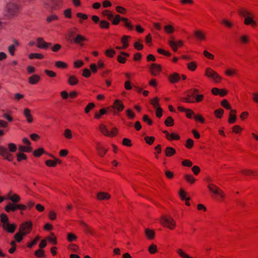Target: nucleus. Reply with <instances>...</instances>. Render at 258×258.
<instances>
[{"mask_svg":"<svg viewBox=\"0 0 258 258\" xmlns=\"http://www.w3.org/2000/svg\"><path fill=\"white\" fill-rule=\"evenodd\" d=\"M96 149L100 157H103L107 151V149H105L100 143H97L96 146Z\"/></svg>","mask_w":258,"mask_h":258,"instance_id":"a211bd4d","label":"nucleus"},{"mask_svg":"<svg viewBox=\"0 0 258 258\" xmlns=\"http://www.w3.org/2000/svg\"><path fill=\"white\" fill-rule=\"evenodd\" d=\"M28 57L30 59H32L34 58L41 59L44 58V55L41 53H31L29 54Z\"/></svg>","mask_w":258,"mask_h":258,"instance_id":"393cba45","label":"nucleus"},{"mask_svg":"<svg viewBox=\"0 0 258 258\" xmlns=\"http://www.w3.org/2000/svg\"><path fill=\"white\" fill-rule=\"evenodd\" d=\"M44 72L49 77L54 78L56 76V74L52 71L45 70Z\"/></svg>","mask_w":258,"mask_h":258,"instance_id":"680f3d73","label":"nucleus"},{"mask_svg":"<svg viewBox=\"0 0 258 258\" xmlns=\"http://www.w3.org/2000/svg\"><path fill=\"white\" fill-rule=\"evenodd\" d=\"M194 35L197 39L200 41H204L206 39L205 32L201 30H195L194 31Z\"/></svg>","mask_w":258,"mask_h":258,"instance_id":"6ab92c4d","label":"nucleus"},{"mask_svg":"<svg viewBox=\"0 0 258 258\" xmlns=\"http://www.w3.org/2000/svg\"><path fill=\"white\" fill-rule=\"evenodd\" d=\"M126 114L127 117L130 119H133L135 116V113L131 109H128L126 110Z\"/></svg>","mask_w":258,"mask_h":258,"instance_id":"6e6d98bb","label":"nucleus"},{"mask_svg":"<svg viewBox=\"0 0 258 258\" xmlns=\"http://www.w3.org/2000/svg\"><path fill=\"white\" fill-rule=\"evenodd\" d=\"M33 224L31 221L22 223L19 226V231L24 235L29 234L32 229Z\"/></svg>","mask_w":258,"mask_h":258,"instance_id":"0eeeda50","label":"nucleus"},{"mask_svg":"<svg viewBox=\"0 0 258 258\" xmlns=\"http://www.w3.org/2000/svg\"><path fill=\"white\" fill-rule=\"evenodd\" d=\"M23 115L26 118L28 123H31L33 120V116L31 113L30 110L28 108H25L23 111Z\"/></svg>","mask_w":258,"mask_h":258,"instance_id":"f3484780","label":"nucleus"},{"mask_svg":"<svg viewBox=\"0 0 258 258\" xmlns=\"http://www.w3.org/2000/svg\"><path fill=\"white\" fill-rule=\"evenodd\" d=\"M76 16L78 18H79V22L80 23H82L83 20H86L88 18L87 15L80 12L77 13L76 14Z\"/></svg>","mask_w":258,"mask_h":258,"instance_id":"4c0bfd02","label":"nucleus"},{"mask_svg":"<svg viewBox=\"0 0 258 258\" xmlns=\"http://www.w3.org/2000/svg\"><path fill=\"white\" fill-rule=\"evenodd\" d=\"M177 253L182 258H194L193 257L189 255L181 248H178L176 250Z\"/></svg>","mask_w":258,"mask_h":258,"instance_id":"bb28decb","label":"nucleus"},{"mask_svg":"<svg viewBox=\"0 0 258 258\" xmlns=\"http://www.w3.org/2000/svg\"><path fill=\"white\" fill-rule=\"evenodd\" d=\"M58 19V16L55 14H51L47 16L46 21L48 23H50L54 21H56Z\"/></svg>","mask_w":258,"mask_h":258,"instance_id":"37998d69","label":"nucleus"},{"mask_svg":"<svg viewBox=\"0 0 258 258\" xmlns=\"http://www.w3.org/2000/svg\"><path fill=\"white\" fill-rule=\"evenodd\" d=\"M17 158L18 161L20 162L23 160L26 159L27 156L25 154L23 153H19L17 154Z\"/></svg>","mask_w":258,"mask_h":258,"instance_id":"5fc2aeb1","label":"nucleus"},{"mask_svg":"<svg viewBox=\"0 0 258 258\" xmlns=\"http://www.w3.org/2000/svg\"><path fill=\"white\" fill-rule=\"evenodd\" d=\"M8 149L3 146H0V156L8 161H13L14 157L10 153L15 152L17 150V146L14 143H9L8 144Z\"/></svg>","mask_w":258,"mask_h":258,"instance_id":"f257e3e1","label":"nucleus"},{"mask_svg":"<svg viewBox=\"0 0 258 258\" xmlns=\"http://www.w3.org/2000/svg\"><path fill=\"white\" fill-rule=\"evenodd\" d=\"M194 145V141L191 139H188L187 140L185 147L188 149H191Z\"/></svg>","mask_w":258,"mask_h":258,"instance_id":"774afa93","label":"nucleus"},{"mask_svg":"<svg viewBox=\"0 0 258 258\" xmlns=\"http://www.w3.org/2000/svg\"><path fill=\"white\" fill-rule=\"evenodd\" d=\"M20 9V6L15 0H10L7 4L6 15L10 18L16 15Z\"/></svg>","mask_w":258,"mask_h":258,"instance_id":"f03ea898","label":"nucleus"},{"mask_svg":"<svg viewBox=\"0 0 258 258\" xmlns=\"http://www.w3.org/2000/svg\"><path fill=\"white\" fill-rule=\"evenodd\" d=\"M102 14L104 16H106L109 20H112L114 17V15L113 13L108 10H105L103 11Z\"/></svg>","mask_w":258,"mask_h":258,"instance_id":"a19ab883","label":"nucleus"},{"mask_svg":"<svg viewBox=\"0 0 258 258\" xmlns=\"http://www.w3.org/2000/svg\"><path fill=\"white\" fill-rule=\"evenodd\" d=\"M221 105L226 109H231V106L226 100H223L221 102Z\"/></svg>","mask_w":258,"mask_h":258,"instance_id":"052dcab7","label":"nucleus"},{"mask_svg":"<svg viewBox=\"0 0 258 258\" xmlns=\"http://www.w3.org/2000/svg\"><path fill=\"white\" fill-rule=\"evenodd\" d=\"M120 20L124 22L125 26L127 27L128 29H133V26L130 22H128V20L125 18H120V16L118 15H116L115 16H114L113 18L111 21H112V23L114 25H117Z\"/></svg>","mask_w":258,"mask_h":258,"instance_id":"1a4fd4ad","label":"nucleus"},{"mask_svg":"<svg viewBox=\"0 0 258 258\" xmlns=\"http://www.w3.org/2000/svg\"><path fill=\"white\" fill-rule=\"evenodd\" d=\"M35 255L38 257H42L44 256V251L41 249H39L35 252Z\"/></svg>","mask_w":258,"mask_h":258,"instance_id":"bf43d9fd","label":"nucleus"},{"mask_svg":"<svg viewBox=\"0 0 258 258\" xmlns=\"http://www.w3.org/2000/svg\"><path fill=\"white\" fill-rule=\"evenodd\" d=\"M169 45L171 47L173 51L176 52L177 50L178 47H181L183 45V41L181 40H178L175 42L173 38L171 37L168 42Z\"/></svg>","mask_w":258,"mask_h":258,"instance_id":"4468645a","label":"nucleus"},{"mask_svg":"<svg viewBox=\"0 0 258 258\" xmlns=\"http://www.w3.org/2000/svg\"><path fill=\"white\" fill-rule=\"evenodd\" d=\"M77 237L72 233H69L67 235V239L69 242H73L76 240Z\"/></svg>","mask_w":258,"mask_h":258,"instance_id":"49530a36","label":"nucleus"},{"mask_svg":"<svg viewBox=\"0 0 258 258\" xmlns=\"http://www.w3.org/2000/svg\"><path fill=\"white\" fill-rule=\"evenodd\" d=\"M180 198L182 201H189L190 198L186 196V192L183 189H180L179 192Z\"/></svg>","mask_w":258,"mask_h":258,"instance_id":"c756f323","label":"nucleus"},{"mask_svg":"<svg viewBox=\"0 0 258 258\" xmlns=\"http://www.w3.org/2000/svg\"><path fill=\"white\" fill-rule=\"evenodd\" d=\"M145 140L147 144L151 145L153 143L155 140V138L153 137L147 136L145 137Z\"/></svg>","mask_w":258,"mask_h":258,"instance_id":"69168bd1","label":"nucleus"},{"mask_svg":"<svg viewBox=\"0 0 258 258\" xmlns=\"http://www.w3.org/2000/svg\"><path fill=\"white\" fill-rule=\"evenodd\" d=\"M243 18H244V24L245 25L251 24L254 27L256 25L255 22L253 20L252 14L243 9Z\"/></svg>","mask_w":258,"mask_h":258,"instance_id":"9b49d317","label":"nucleus"},{"mask_svg":"<svg viewBox=\"0 0 258 258\" xmlns=\"http://www.w3.org/2000/svg\"><path fill=\"white\" fill-rule=\"evenodd\" d=\"M16 50L15 45H10L8 47V51L11 55L13 56L15 54V51Z\"/></svg>","mask_w":258,"mask_h":258,"instance_id":"0e129e2a","label":"nucleus"},{"mask_svg":"<svg viewBox=\"0 0 258 258\" xmlns=\"http://www.w3.org/2000/svg\"><path fill=\"white\" fill-rule=\"evenodd\" d=\"M62 2V0H45L44 5L46 8H50L51 11H54L61 8Z\"/></svg>","mask_w":258,"mask_h":258,"instance_id":"39448f33","label":"nucleus"},{"mask_svg":"<svg viewBox=\"0 0 258 258\" xmlns=\"http://www.w3.org/2000/svg\"><path fill=\"white\" fill-rule=\"evenodd\" d=\"M169 79L172 83L177 82L179 80V75L177 73H173L169 77Z\"/></svg>","mask_w":258,"mask_h":258,"instance_id":"cd10ccee","label":"nucleus"},{"mask_svg":"<svg viewBox=\"0 0 258 258\" xmlns=\"http://www.w3.org/2000/svg\"><path fill=\"white\" fill-rule=\"evenodd\" d=\"M95 106V104L93 103H89L85 108V112L86 113H88L90 111L93 109Z\"/></svg>","mask_w":258,"mask_h":258,"instance_id":"4d7b16f0","label":"nucleus"},{"mask_svg":"<svg viewBox=\"0 0 258 258\" xmlns=\"http://www.w3.org/2000/svg\"><path fill=\"white\" fill-rule=\"evenodd\" d=\"M224 113V110L222 109H218L214 111V114L217 118H221Z\"/></svg>","mask_w":258,"mask_h":258,"instance_id":"3c124183","label":"nucleus"},{"mask_svg":"<svg viewBox=\"0 0 258 258\" xmlns=\"http://www.w3.org/2000/svg\"><path fill=\"white\" fill-rule=\"evenodd\" d=\"M106 113V110L105 108L101 109L99 111V113H96L95 114V117L97 119H99L101 117V115L105 114Z\"/></svg>","mask_w":258,"mask_h":258,"instance_id":"603ef678","label":"nucleus"},{"mask_svg":"<svg viewBox=\"0 0 258 258\" xmlns=\"http://www.w3.org/2000/svg\"><path fill=\"white\" fill-rule=\"evenodd\" d=\"M188 69L191 71L196 70L197 67V64L196 61H192L187 64Z\"/></svg>","mask_w":258,"mask_h":258,"instance_id":"58836bf2","label":"nucleus"},{"mask_svg":"<svg viewBox=\"0 0 258 258\" xmlns=\"http://www.w3.org/2000/svg\"><path fill=\"white\" fill-rule=\"evenodd\" d=\"M110 198V196L107 192H99L97 195V198L99 200H107Z\"/></svg>","mask_w":258,"mask_h":258,"instance_id":"4be33fe9","label":"nucleus"},{"mask_svg":"<svg viewBox=\"0 0 258 258\" xmlns=\"http://www.w3.org/2000/svg\"><path fill=\"white\" fill-rule=\"evenodd\" d=\"M25 236V235H23L22 233L19 231L15 234L14 238L16 241L17 242H20L22 241Z\"/></svg>","mask_w":258,"mask_h":258,"instance_id":"e433bc0d","label":"nucleus"},{"mask_svg":"<svg viewBox=\"0 0 258 258\" xmlns=\"http://www.w3.org/2000/svg\"><path fill=\"white\" fill-rule=\"evenodd\" d=\"M164 30L165 32L169 35L172 34L175 30L174 26L171 24H167L165 25L164 27Z\"/></svg>","mask_w":258,"mask_h":258,"instance_id":"5701e85b","label":"nucleus"},{"mask_svg":"<svg viewBox=\"0 0 258 258\" xmlns=\"http://www.w3.org/2000/svg\"><path fill=\"white\" fill-rule=\"evenodd\" d=\"M40 80V77L34 74L29 78L28 82L31 85L36 84Z\"/></svg>","mask_w":258,"mask_h":258,"instance_id":"412c9836","label":"nucleus"},{"mask_svg":"<svg viewBox=\"0 0 258 258\" xmlns=\"http://www.w3.org/2000/svg\"><path fill=\"white\" fill-rule=\"evenodd\" d=\"M18 149L20 152H30L32 148L30 146H24L21 145L19 146Z\"/></svg>","mask_w":258,"mask_h":258,"instance_id":"f704fd0d","label":"nucleus"},{"mask_svg":"<svg viewBox=\"0 0 258 258\" xmlns=\"http://www.w3.org/2000/svg\"><path fill=\"white\" fill-rule=\"evenodd\" d=\"M55 66L58 68L61 69H65L68 67L67 64L62 61H56L55 62Z\"/></svg>","mask_w":258,"mask_h":258,"instance_id":"c03bdc74","label":"nucleus"},{"mask_svg":"<svg viewBox=\"0 0 258 258\" xmlns=\"http://www.w3.org/2000/svg\"><path fill=\"white\" fill-rule=\"evenodd\" d=\"M184 179L187 182L191 184L194 183L196 181V179L191 174H185Z\"/></svg>","mask_w":258,"mask_h":258,"instance_id":"72a5a7b5","label":"nucleus"},{"mask_svg":"<svg viewBox=\"0 0 258 258\" xmlns=\"http://www.w3.org/2000/svg\"><path fill=\"white\" fill-rule=\"evenodd\" d=\"M236 119V111L235 110H231L229 113V117L228 122L233 123L235 122Z\"/></svg>","mask_w":258,"mask_h":258,"instance_id":"b1692460","label":"nucleus"},{"mask_svg":"<svg viewBox=\"0 0 258 258\" xmlns=\"http://www.w3.org/2000/svg\"><path fill=\"white\" fill-rule=\"evenodd\" d=\"M149 69L152 76H157L160 74L161 71V66L160 64L153 63L150 64Z\"/></svg>","mask_w":258,"mask_h":258,"instance_id":"ddd939ff","label":"nucleus"},{"mask_svg":"<svg viewBox=\"0 0 258 258\" xmlns=\"http://www.w3.org/2000/svg\"><path fill=\"white\" fill-rule=\"evenodd\" d=\"M203 54L206 57L209 59H213L214 58V55L207 50H204L203 51Z\"/></svg>","mask_w":258,"mask_h":258,"instance_id":"13d9d810","label":"nucleus"},{"mask_svg":"<svg viewBox=\"0 0 258 258\" xmlns=\"http://www.w3.org/2000/svg\"><path fill=\"white\" fill-rule=\"evenodd\" d=\"M68 82L70 85L74 86L78 83V80L75 76H70Z\"/></svg>","mask_w":258,"mask_h":258,"instance_id":"473e14b6","label":"nucleus"},{"mask_svg":"<svg viewBox=\"0 0 258 258\" xmlns=\"http://www.w3.org/2000/svg\"><path fill=\"white\" fill-rule=\"evenodd\" d=\"M37 46L40 49H46L51 46V43L46 42L42 37H38L36 39Z\"/></svg>","mask_w":258,"mask_h":258,"instance_id":"2eb2a0df","label":"nucleus"},{"mask_svg":"<svg viewBox=\"0 0 258 258\" xmlns=\"http://www.w3.org/2000/svg\"><path fill=\"white\" fill-rule=\"evenodd\" d=\"M1 221L4 230L10 233H13L15 231L17 227L16 225L14 223H10L9 218L5 214L1 215Z\"/></svg>","mask_w":258,"mask_h":258,"instance_id":"7ed1b4c3","label":"nucleus"},{"mask_svg":"<svg viewBox=\"0 0 258 258\" xmlns=\"http://www.w3.org/2000/svg\"><path fill=\"white\" fill-rule=\"evenodd\" d=\"M46 165L48 167H55L56 166V162L52 160H47L45 161Z\"/></svg>","mask_w":258,"mask_h":258,"instance_id":"e2e57ef3","label":"nucleus"},{"mask_svg":"<svg viewBox=\"0 0 258 258\" xmlns=\"http://www.w3.org/2000/svg\"><path fill=\"white\" fill-rule=\"evenodd\" d=\"M165 154L167 157H170L175 153V150L172 147H167L165 151Z\"/></svg>","mask_w":258,"mask_h":258,"instance_id":"2f4dec72","label":"nucleus"},{"mask_svg":"<svg viewBox=\"0 0 258 258\" xmlns=\"http://www.w3.org/2000/svg\"><path fill=\"white\" fill-rule=\"evenodd\" d=\"M145 235L146 237L149 239H152L154 238L155 233L153 230L146 229L145 231Z\"/></svg>","mask_w":258,"mask_h":258,"instance_id":"7c9ffc66","label":"nucleus"},{"mask_svg":"<svg viewBox=\"0 0 258 258\" xmlns=\"http://www.w3.org/2000/svg\"><path fill=\"white\" fill-rule=\"evenodd\" d=\"M27 206L23 204L9 203L5 208L7 212H15L18 209L22 211L25 210Z\"/></svg>","mask_w":258,"mask_h":258,"instance_id":"6e6552de","label":"nucleus"},{"mask_svg":"<svg viewBox=\"0 0 258 258\" xmlns=\"http://www.w3.org/2000/svg\"><path fill=\"white\" fill-rule=\"evenodd\" d=\"M40 237L39 236H37L32 242L28 243V247L31 248L37 243V241L40 239Z\"/></svg>","mask_w":258,"mask_h":258,"instance_id":"864d4df0","label":"nucleus"},{"mask_svg":"<svg viewBox=\"0 0 258 258\" xmlns=\"http://www.w3.org/2000/svg\"><path fill=\"white\" fill-rule=\"evenodd\" d=\"M151 103L155 108H157L158 107H160L159 104V99L157 97L151 100Z\"/></svg>","mask_w":258,"mask_h":258,"instance_id":"a18cd8bd","label":"nucleus"},{"mask_svg":"<svg viewBox=\"0 0 258 258\" xmlns=\"http://www.w3.org/2000/svg\"><path fill=\"white\" fill-rule=\"evenodd\" d=\"M44 153V149L40 148L34 151L33 154L35 157H39Z\"/></svg>","mask_w":258,"mask_h":258,"instance_id":"8fccbe9b","label":"nucleus"},{"mask_svg":"<svg viewBox=\"0 0 258 258\" xmlns=\"http://www.w3.org/2000/svg\"><path fill=\"white\" fill-rule=\"evenodd\" d=\"M115 52L112 49H108L105 51V54L110 57H112Z\"/></svg>","mask_w":258,"mask_h":258,"instance_id":"338daca9","label":"nucleus"},{"mask_svg":"<svg viewBox=\"0 0 258 258\" xmlns=\"http://www.w3.org/2000/svg\"><path fill=\"white\" fill-rule=\"evenodd\" d=\"M111 107L116 109L117 112H120L123 110L124 108V105L121 100L116 99Z\"/></svg>","mask_w":258,"mask_h":258,"instance_id":"dca6fc26","label":"nucleus"},{"mask_svg":"<svg viewBox=\"0 0 258 258\" xmlns=\"http://www.w3.org/2000/svg\"><path fill=\"white\" fill-rule=\"evenodd\" d=\"M159 222L165 227L173 230L176 227V222L171 216L163 215L159 219Z\"/></svg>","mask_w":258,"mask_h":258,"instance_id":"20e7f679","label":"nucleus"},{"mask_svg":"<svg viewBox=\"0 0 258 258\" xmlns=\"http://www.w3.org/2000/svg\"><path fill=\"white\" fill-rule=\"evenodd\" d=\"M87 41V39L84 36L80 34L77 35L74 40L75 43L79 44L81 46H84V44L83 41Z\"/></svg>","mask_w":258,"mask_h":258,"instance_id":"aec40b11","label":"nucleus"},{"mask_svg":"<svg viewBox=\"0 0 258 258\" xmlns=\"http://www.w3.org/2000/svg\"><path fill=\"white\" fill-rule=\"evenodd\" d=\"M221 23L228 28H231L233 26L232 23L229 20L223 19L221 21Z\"/></svg>","mask_w":258,"mask_h":258,"instance_id":"de8ad7c7","label":"nucleus"},{"mask_svg":"<svg viewBox=\"0 0 258 258\" xmlns=\"http://www.w3.org/2000/svg\"><path fill=\"white\" fill-rule=\"evenodd\" d=\"M6 200H10L11 204H17L20 201L21 198L18 194L14 193L12 190L9 191L5 197Z\"/></svg>","mask_w":258,"mask_h":258,"instance_id":"f8f14e48","label":"nucleus"},{"mask_svg":"<svg viewBox=\"0 0 258 258\" xmlns=\"http://www.w3.org/2000/svg\"><path fill=\"white\" fill-rule=\"evenodd\" d=\"M99 128L100 132L105 136H108L110 135L109 131L108 130L107 127L104 124H101L99 125Z\"/></svg>","mask_w":258,"mask_h":258,"instance_id":"c85d7f7f","label":"nucleus"},{"mask_svg":"<svg viewBox=\"0 0 258 258\" xmlns=\"http://www.w3.org/2000/svg\"><path fill=\"white\" fill-rule=\"evenodd\" d=\"M208 187L211 192L217 196L216 198L217 200L220 202L224 200L225 197V194L218 186L213 184H209Z\"/></svg>","mask_w":258,"mask_h":258,"instance_id":"423d86ee","label":"nucleus"},{"mask_svg":"<svg viewBox=\"0 0 258 258\" xmlns=\"http://www.w3.org/2000/svg\"><path fill=\"white\" fill-rule=\"evenodd\" d=\"M25 236V235H23L22 233L19 231L15 234L14 238L16 241L17 242H20L22 241Z\"/></svg>","mask_w":258,"mask_h":258,"instance_id":"c9c22d12","label":"nucleus"},{"mask_svg":"<svg viewBox=\"0 0 258 258\" xmlns=\"http://www.w3.org/2000/svg\"><path fill=\"white\" fill-rule=\"evenodd\" d=\"M148 251L151 254H155L157 251V246L154 244H151L149 248Z\"/></svg>","mask_w":258,"mask_h":258,"instance_id":"79ce46f5","label":"nucleus"},{"mask_svg":"<svg viewBox=\"0 0 258 258\" xmlns=\"http://www.w3.org/2000/svg\"><path fill=\"white\" fill-rule=\"evenodd\" d=\"M64 137L67 139H71L73 138L72 131L70 129L67 128L64 131Z\"/></svg>","mask_w":258,"mask_h":258,"instance_id":"ea45409f","label":"nucleus"},{"mask_svg":"<svg viewBox=\"0 0 258 258\" xmlns=\"http://www.w3.org/2000/svg\"><path fill=\"white\" fill-rule=\"evenodd\" d=\"M130 36L124 35L121 39V42L122 44V48L125 49L128 46V40L130 38Z\"/></svg>","mask_w":258,"mask_h":258,"instance_id":"a878e982","label":"nucleus"},{"mask_svg":"<svg viewBox=\"0 0 258 258\" xmlns=\"http://www.w3.org/2000/svg\"><path fill=\"white\" fill-rule=\"evenodd\" d=\"M174 120L171 116H169L165 121V124L166 126H171L173 125Z\"/></svg>","mask_w":258,"mask_h":258,"instance_id":"09e8293b","label":"nucleus"},{"mask_svg":"<svg viewBox=\"0 0 258 258\" xmlns=\"http://www.w3.org/2000/svg\"><path fill=\"white\" fill-rule=\"evenodd\" d=\"M205 75L209 78H212L216 83L219 82L222 79L215 71L210 68H207L206 69Z\"/></svg>","mask_w":258,"mask_h":258,"instance_id":"9d476101","label":"nucleus"}]
</instances>
